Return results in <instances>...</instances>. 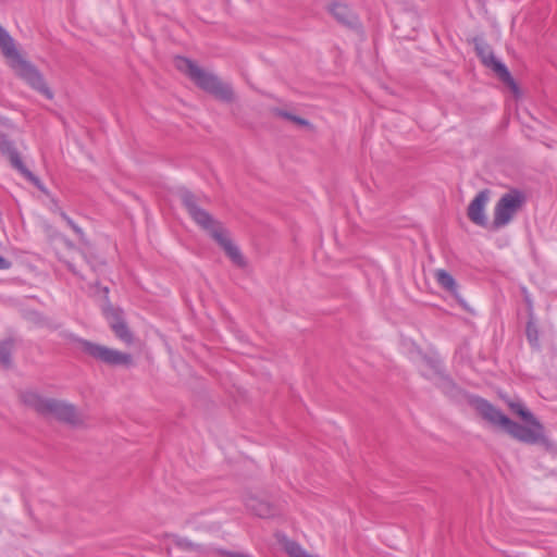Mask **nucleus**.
I'll return each instance as SVG.
<instances>
[{
  "instance_id": "obj_11",
  "label": "nucleus",
  "mask_w": 557,
  "mask_h": 557,
  "mask_svg": "<svg viewBox=\"0 0 557 557\" xmlns=\"http://www.w3.org/2000/svg\"><path fill=\"white\" fill-rule=\"evenodd\" d=\"M490 195L491 191L487 188L480 190L471 200L467 209L469 220L481 227H486L488 223L485 214V208L490 200Z\"/></svg>"
},
{
  "instance_id": "obj_17",
  "label": "nucleus",
  "mask_w": 557,
  "mask_h": 557,
  "mask_svg": "<svg viewBox=\"0 0 557 557\" xmlns=\"http://www.w3.org/2000/svg\"><path fill=\"white\" fill-rule=\"evenodd\" d=\"M525 335L528 342L532 347L539 348V327L534 318V313H531L525 325Z\"/></svg>"
},
{
  "instance_id": "obj_22",
  "label": "nucleus",
  "mask_w": 557,
  "mask_h": 557,
  "mask_svg": "<svg viewBox=\"0 0 557 557\" xmlns=\"http://www.w3.org/2000/svg\"><path fill=\"white\" fill-rule=\"evenodd\" d=\"M274 112L277 116L288 120V121H292L293 123H294V119H297V116H298V115L293 114L292 112H288V111L282 110V109H275Z\"/></svg>"
},
{
  "instance_id": "obj_21",
  "label": "nucleus",
  "mask_w": 557,
  "mask_h": 557,
  "mask_svg": "<svg viewBox=\"0 0 557 557\" xmlns=\"http://www.w3.org/2000/svg\"><path fill=\"white\" fill-rule=\"evenodd\" d=\"M274 112L277 116L288 120V121H292L293 123H294V119H297V116H298V115L293 114L292 112H288V111L282 110V109H275Z\"/></svg>"
},
{
  "instance_id": "obj_16",
  "label": "nucleus",
  "mask_w": 557,
  "mask_h": 557,
  "mask_svg": "<svg viewBox=\"0 0 557 557\" xmlns=\"http://www.w3.org/2000/svg\"><path fill=\"white\" fill-rule=\"evenodd\" d=\"M174 545L176 548L183 552L194 553L196 556H202L207 554V548L203 545L194 543L186 537L176 536L174 540Z\"/></svg>"
},
{
  "instance_id": "obj_27",
  "label": "nucleus",
  "mask_w": 557,
  "mask_h": 557,
  "mask_svg": "<svg viewBox=\"0 0 557 557\" xmlns=\"http://www.w3.org/2000/svg\"><path fill=\"white\" fill-rule=\"evenodd\" d=\"M54 212L59 213L61 219L66 223L71 218L59 207L55 208Z\"/></svg>"
},
{
  "instance_id": "obj_19",
  "label": "nucleus",
  "mask_w": 557,
  "mask_h": 557,
  "mask_svg": "<svg viewBox=\"0 0 557 557\" xmlns=\"http://www.w3.org/2000/svg\"><path fill=\"white\" fill-rule=\"evenodd\" d=\"M286 552L290 557H308L309 554L297 543L290 541L286 544Z\"/></svg>"
},
{
  "instance_id": "obj_28",
  "label": "nucleus",
  "mask_w": 557,
  "mask_h": 557,
  "mask_svg": "<svg viewBox=\"0 0 557 557\" xmlns=\"http://www.w3.org/2000/svg\"><path fill=\"white\" fill-rule=\"evenodd\" d=\"M54 212L59 213L61 219L66 223L71 218L59 207L55 208Z\"/></svg>"
},
{
  "instance_id": "obj_26",
  "label": "nucleus",
  "mask_w": 557,
  "mask_h": 557,
  "mask_svg": "<svg viewBox=\"0 0 557 557\" xmlns=\"http://www.w3.org/2000/svg\"><path fill=\"white\" fill-rule=\"evenodd\" d=\"M294 123L300 126H310V122L301 116L294 119Z\"/></svg>"
},
{
  "instance_id": "obj_7",
  "label": "nucleus",
  "mask_w": 557,
  "mask_h": 557,
  "mask_svg": "<svg viewBox=\"0 0 557 557\" xmlns=\"http://www.w3.org/2000/svg\"><path fill=\"white\" fill-rule=\"evenodd\" d=\"M525 201V194L518 188L505 193L494 207L492 228L499 230L508 225Z\"/></svg>"
},
{
  "instance_id": "obj_29",
  "label": "nucleus",
  "mask_w": 557,
  "mask_h": 557,
  "mask_svg": "<svg viewBox=\"0 0 557 557\" xmlns=\"http://www.w3.org/2000/svg\"><path fill=\"white\" fill-rule=\"evenodd\" d=\"M63 242H64V244H65V246L67 248H70V249H74L75 248L74 243L72 240H70L69 238H64Z\"/></svg>"
},
{
  "instance_id": "obj_15",
  "label": "nucleus",
  "mask_w": 557,
  "mask_h": 557,
  "mask_svg": "<svg viewBox=\"0 0 557 557\" xmlns=\"http://www.w3.org/2000/svg\"><path fill=\"white\" fill-rule=\"evenodd\" d=\"M438 386L441 391L451 399H460L462 396H466L468 399L470 395L466 394L449 376H442Z\"/></svg>"
},
{
  "instance_id": "obj_13",
  "label": "nucleus",
  "mask_w": 557,
  "mask_h": 557,
  "mask_svg": "<svg viewBox=\"0 0 557 557\" xmlns=\"http://www.w3.org/2000/svg\"><path fill=\"white\" fill-rule=\"evenodd\" d=\"M436 283L448 292L457 301L465 307V301L459 295V286L454 276L444 269H437L434 273Z\"/></svg>"
},
{
  "instance_id": "obj_5",
  "label": "nucleus",
  "mask_w": 557,
  "mask_h": 557,
  "mask_svg": "<svg viewBox=\"0 0 557 557\" xmlns=\"http://www.w3.org/2000/svg\"><path fill=\"white\" fill-rule=\"evenodd\" d=\"M174 62L176 69L186 74L200 89L221 101H233L234 92L231 85L223 83L215 74L200 69L193 60L186 57L178 55Z\"/></svg>"
},
{
  "instance_id": "obj_3",
  "label": "nucleus",
  "mask_w": 557,
  "mask_h": 557,
  "mask_svg": "<svg viewBox=\"0 0 557 557\" xmlns=\"http://www.w3.org/2000/svg\"><path fill=\"white\" fill-rule=\"evenodd\" d=\"M0 48L5 57L14 59L13 67L23 81H25L34 90L44 95L47 99L51 100L53 98V92L48 87L44 75L33 63L21 57L15 48L13 38L1 25Z\"/></svg>"
},
{
  "instance_id": "obj_6",
  "label": "nucleus",
  "mask_w": 557,
  "mask_h": 557,
  "mask_svg": "<svg viewBox=\"0 0 557 557\" xmlns=\"http://www.w3.org/2000/svg\"><path fill=\"white\" fill-rule=\"evenodd\" d=\"M67 338L77 345L79 350L92 359L107 366H129L132 364V356L127 352L100 345L88 339L82 338L75 334H69Z\"/></svg>"
},
{
  "instance_id": "obj_20",
  "label": "nucleus",
  "mask_w": 557,
  "mask_h": 557,
  "mask_svg": "<svg viewBox=\"0 0 557 557\" xmlns=\"http://www.w3.org/2000/svg\"><path fill=\"white\" fill-rule=\"evenodd\" d=\"M66 225L72 228V231L77 235L82 243H87L83 228L77 225L72 218L66 222Z\"/></svg>"
},
{
  "instance_id": "obj_4",
  "label": "nucleus",
  "mask_w": 557,
  "mask_h": 557,
  "mask_svg": "<svg viewBox=\"0 0 557 557\" xmlns=\"http://www.w3.org/2000/svg\"><path fill=\"white\" fill-rule=\"evenodd\" d=\"M23 404L42 417H53L60 422L71 425L81 423V418L74 405L55 398H48L38 392L28 389L20 395Z\"/></svg>"
},
{
  "instance_id": "obj_8",
  "label": "nucleus",
  "mask_w": 557,
  "mask_h": 557,
  "mask_svg": "<svg viewBox=\"0 0 557 557\" xmlns=\"http://www.w3.org/2000/svg\"><path fill=\"white\" fill-rule=\"evenodd\" d=\"M101 292L104 299V302L101 306V311L110 329L120 341L125 344H132L134 342V336L126 323L124 310L121 307L112 305L109 299V287H101Z\"/></svg>"
},
{
  "instance_id": "obj_9",
  "label": "nucleus",
  "mask_w": 557,
  "mask_h": 557,
  "mask_svg": "<svg viewBox=\"0 0 557 557\" xmlns=\"http://www.w3.org/2000/svg\"><path fill=\"white\" fill-rule=\"evenodd\" d=\"M474 49L476 55L480 58L481 62L486 66L493 70V72L498 76V78L510 87L513 91L518 90V85L515 78L511 76L508 67L499 61L490 45H487L482 39H474Z\"/></svg>"
},
{
  "instance_id": "obj_1",
  "label": "nucleus",
  "mask_w": 557,
  "mask_h": 557,
  "mask_svg": "<svg viewBox=\"0 0 557 557\" xmlns=\"http://www.w3.org/2000/svg\"><path fill=\"white\" fill-rule=\"evenodd\" d=\"M468 404L491 425L500 426L512 438L521 443L536 444L544 437L543 424L521 401H509L508 407L529 425L511 420L500 409L481 396L469 395Z\"/></svg>"
},
{
  "instance_id": "obj_24",
  "label": "nucleus",
  "mask_w": 557,
  "mask_h": 557,
  "mask_svg": "<svg viewBox=\"0 0 557 557\" xmlns=\"http://www.w3.org/2000/svg\"><path fill=\"white\" fill-rule=\"evenodd\" d=\"M64 263H65L66 268L69 269V271H71L74 275L78 276L79 278H84L83 275L78 272V270L72 262L65 260Z\"/></svg>"
},
{
  "instance_id": "obj_18",
  "label": "nucleus",
  "mask_w": 557,
  "mask_h": 557,
  "mask_svg": "<svg viewBox=\"0 0 557 557\" xmlns=\"http://www.w3.org/2000/svg\"><path fill=\"white\" fill-rule=\"evenodd\" d=\"M13 350V339L8 338L0 342V366L10 368L12 364L11 356Z\"/></svg>"
},
{
  "instance_id": "obj_10",
  "label": "nucleus",
  "mask_w": 557,
  "mask_h": 557,
  "mask_svg": "<svg viewBox=\"0 0 557 557\" xmlns=\"http://www.w3.org/2000/svg\"><path fill=\"white\" fill-rule=\"evenodd\" d=\"M0 152L9 158L12 166L17 170L25 178L36 185L39 183L38 177L34 175L33 172H30L23 163L21 156L14 146V143L9 138L7 134L2 132H0Z\"/></svg>"
},
{
  "instance_id": "obj_25",
  "label": "nucleus",
  "mask_w": 557,
  "mask_h": 557,
  "mask_svg": "<svg viewBox=\"0 0 557 557\" xmlns=\"http://www.w3.org/2000/svg\"><path fill=\"white\" fill-rule=\"evenodd\" d=\"M12 265L11 261H9L7 258L0 256V270H8Z\"/></svg>"
},
{
  "instance_id": "obj_12",
  "label": "nucleus",
  "mask_w": 557,
  "mask_h": 557,
  "mask_svg": "<svg viewBox=\"0 0 557 557\" xmlns=\"http://www.w3.org/2000/svg\"><path fill=\"white\" fill-rule=\"evenodd\" d=\"M245 506L253 515L263 519L273 518L278 513L275 505L255 495L245 498Z\"/></svg>"
},
{
  "instance_id": "obj_2",
  "label": "nucleus",
  "mask_w": 557,
  "mask_h": 557,
  "mask_svg": "<svg viewBox=\"0 0 557 557\" xmlns=\"http://www.w3.org/2000/svg\"><path fill=\"white\" fill-rule=\"evenodd\" d=\"M180 199L191 220L219 244L235 265L244 268L246 260L239 248L230 238L228 231L220 221L199 206L198 197L188 189H182Z\"/></svg>"
},
{
  "instance_id": "obj_23",
  "label": "nucleus",
  "mask_w": 557,
  "mask_h": 557,
  "mask_svg": "<svg viewBox=\"0 0 557 557\" xmlns=\"http://www.w3.org/2000/svg\"><path fill=\"white\" fill-rule=\"evenodd\" d=\"M522 292H523V295H524V301H525V304L528 306V311H529V315H530L531 313H534L533 312V301H532V298H531L530 294L527 292L525 288H522Z\"/></svg>"
},
{
  "instance_id": "obj_14",
  "label": "nucleus",
  "mask_w": 557,
  "mask_h": 557,
  "mask_svg": "<svg viewBox=\"0 0 557 557\" xmlns=\"http://www.w3.org/2000/svg\"><path fill=\"white\" fill-rule=\"evenodd\" d=\"M329 10H330L331 14L339 23L350 26V27L356 25L357 17L346 4L335 2L330 5Z\"/></svg>"
}]
</instances>
